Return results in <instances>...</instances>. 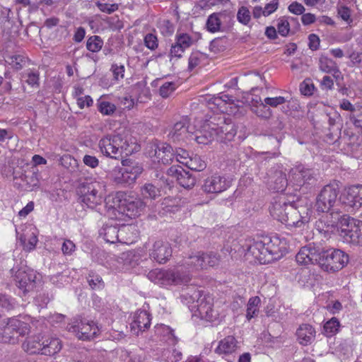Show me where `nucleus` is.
<instances>
[{
  "mask_svg": "<svg viewBox=\"0 0 362 362\" xmlns=\"http://www.w3.org/2000/svg\"><path fill=\"white\" fill-rule=\"evenodd\" d=\"M231 182L232 180L229 177L216 173L204 180L202 189L206 193L218 194L228 189Z\"/></svg>",
  "mask_w": 362,
  "mask_h": 362,
  "instance_id": "nucleus-12",
  "label": "nucleus"
},
{
  "mask_svg": "<svg viewBox=\"0 0 362 362\" xmlns=\"http://www.w3.org/2000/svg\"><path fill=\"white\" fill-rule=\"evenodd\" d=\"M227 17V14L223 12L213 13L209 15L206 23L207 31L212 33L221 31L222 23Z\"/></svg>",
  "mask_w": 362,
  "mask_h": 362,
  "instance_id": "nucleus-30",
  "label": "nucleus"
},
{
  "mask_svg": "<svg viewBox=\"0 0 362 362\" xmlns=\"http://www.w3.org/2000/svg\"><path fill=\"white\" fill-rule=\"evenodd\" d=\"M264 103L267 105V106H270L272 107H276L278 105H283L286 102V99L284 97L279 96L274 98H266L264 100Z\"/></svg>",
  "mask_w": 362,
  "mask_h": 362,
  "instance_id": "nucleus-64",
  "label": "nucleus"
},
{
  "mask_svg": "<svg viewBox=\"0 0 362 362\" xmlns=\"http://www.w3.org/2000/svg\"><path fill=\"white\" fill-rule=\"evenodd\" d=\"M287 184L288 180L286 174L281 170H275L268 181L269 189L276 192L284 191Z\"/></svg>",
  "mask_w": 362,
  "mask_h": 362,
  "instance_id": "nucleus-29",
  "label": "nucleus"
},
{
  "mask_svg": "<svg viewBox=\"0 0 362 362\" xmlns=\"http://www.w3.org/2000/svg\"><path fill=\"white\" fill-rule=\"evenodd\" d=\"M144 42L145 46L151 50H155L158 46V37L153 33L146 34L144 36Z\"/></svg>",
  "mask_w": 362,
  "mask_h": 362,
  "instance_id": "nucleus-56",
  "label": "nucleus"
},
{
  "mask_svg": "<svg viewBox=\"0 0 362 362\" xmlns=\"http://www.w3.org/2000/svg\"><path fill=\"white\" fill-rule=\"evenodd\" d=\"M319 69L322 72L327 74H332L335 78H337V74H340V71L336 62L326 56H321L319 59Z\"/></svg>",
  "mask_w": 362,
  "mask_h": 362,
  "instance_id": "nucleus-34",
  "label": "nucleus"
},
{
  "mask_svg": "<svg viewBox=\"0 0 362 362\" xmlns=\"http://www.w3.org/2000/svg\"><path fill=\"white\" fill-rule=\"evenodd\" d=\"M103 185L94 182L83 185L80 187L81 202L90 209H95L103 201Z\"/></svg>",
  "mask_w": 362,
  "mask_h": 362,
  "instance_id": "nucleus-7",
  "label": "nucleus"
},
{
  "mask_svg": "<svg viewBox=\"0 0 362 362\" xmlns=\"http://www.w3.org/2000/svg\"><path fill=\"white\" fill-rule=\"evenodd\" d=\"M131 227L122 226L118 228L117 226H106L103 228L104 239L106 242L110 243H121L124 244H130L133 241L126 237L129 232H131Z\"/></svg>",
  "mask_w": 362,
  "mask_h": 362,
  "instance_id": "nucleus-13",
  "label": "nucleus"
},
{
  "mask_svg": "<svg viewBox=\"0 0 362 362\" xmlns=\"http://www.w3.org/2000/svg\"><path fill=\"white\" fill-rule=\"evenodd\" d=\"M350 122L358 128L362 129V110H358L349 115Z\"/></svg>",
  "mask_w": 362,
  "mask_h": 362,
  "instance_id": "nucleus-61",
  "label": "nucleus"
},
{
  "mask_svg": "<svg viewBox=\"0 0 362 362\" xmlns=\"http://www.w3.org/2000/svg\"><path fill=\"white\" fill-rule=\"evenodd\" d=\"M339 327V322L337 318L332 317L325 324L324 331L327 337H332L338 332Z\"/></svg>",
  "mask_w": 362,
  "mask_h": 362,
  "instance_id": "nucleus-52",
  "label": "nucleus"
},
{
  "mask_svg": "<svg viewBox=\"0 0 362 362\" xmlns=\"http://www.w3.org/2000/svg\"><path fill=\"white\" fill-rule=\"evenodd\" d=\"M168 175L176 178L178 183L185 188H192L196 183L194 176L180 165H173L167 171Z\"/></svg>",
  "mask_w": 362,
  "mask_h": 362,
  "instance_id": "nucleus-19",
  "label": "nucleus"
},
{
  "mask_svg": "<svg viewBox=\"0 0 362 362\" xmlns=\"http://www.w3.org/2000/svg\"><path fill=\"white\" fill-rule=\"evenodd\" d=\"M291 204L292 203H287L281 197L275 199L269 206L270 214L274 218L282 223L285 219L286 211H288V206Z\"/></svg>",
  "mask_w": 362,
  "mask_h": 362,
  "instance_id": "nucleus-24",
  "label": "nucleus"
},
{
  "mask_svg": "<svg viewBox=\"0 0 362 362\" xmlns=\"http://www.w3.org/2000/svg\"><path fill=\"white\" fill-rule=\"evenodd\" d=\"M98 146L103 155L116 160L140 149L136 139L128 130L104 136Z\"/></svg>",
  "mask_w": 362,
  "mask_h": 362,
  "instance_id": "nucleus-1",
  "label": "nucleus"
},
{
  "mask_svg": "<svg viewBox=\"0 0 362 362\" xmlns=\"http://www.w3.org/2000/svg\"><path fill=\"white\" fill-rule=\"evenodd\" d=\"M325 214L316 222V228L320 233L328 234L332 233L337 226H331L329 221H332V218L328 217V213Z\"/></svg>",
  "mask_w": 362,
  "mask_h": 362,
  "instance_id": "nucleus-40",
  "label": "nucleus"
},
{
  "mask_svg": "<svg viewBox=\"0 0 362 362\" xmlns=\"http://www.w3.org/2000/svg\"><path fill=\"white\" fill-rule=\"evenodd\" d=\"M191 281L190 274L183 270V267H176L168 270L167 286L185 285Z\"/></svg>",
  "mask_w": 362,
  "mask_h": 362,
  "instance_id": "nucleus-21",
  "label": "nucleus"
},
{
  "mask_svg": "<svg viewBox=\"0 0 362 362\" xmlns=\"http://www.w3.org/2000/svg\"><path fill=\"white\" fill-rule=\"evenodd\" d=\"M214 139H216V132L214 130V127L210 125H205L201 130L197 131L191 140L196 141L198 144L206 145L211 143Z\"/></svg>",
  "mask_w": 362,
  "mask_h": 362,
  "instance_id": "nucleus-26",
  "label": "nucleus"
},
{
  "mask_svg": "<svg viewBox=\"0 0 362 362\" xmlns=\"http://www.w3.org/2000/svg\"><path fill=\"white\" fill-rule=\"evenodd\" d=\"M112 178L116 184H132V180L129 178V175L125 173L124 168H115L112 173Z\"/></svg>",
  "mask_w": 362,
  "mask_h": 362,
  "instance_id": "nucleus-42",
  "label": "nucleus"
},
{
  "mask_svg": "<svg viewBox=\"0 0 362 362\" xmlns=\"http://www.w3.org/2000/svg\"><path fill=\"white\" fill-rule=\"evenodd\" d=\"M129 163V165H126L123 163V165L125 166L124 169L125 173H127V174L129 175V178L132 180V183H134L139 177V175L142 173L143 168L140 164L137 163Z\"/></svg>",
  "mask_w": 362,
  "mask_h": 362,
  "instance_id": "nucleus-44",
  "label": "nucleus"
},
{
  "mask_svg": "<svg viewBox=\"0 0 362 362\" xmlns=\"http://www.w3.org/2000/svg\"><path fill=\"white\" fill-rule=\"evenodd\" d=\"M257 117L267 119H269L272 115V111L264 103H259L258 105L254 106L251 110Z\"/></svg>",
  "mask_w": 362,
  "mask_h": 362,
  "instance_id": "nucleus-46",
  "label": "nucleus"
},
{
  "mask_svg": "<svg viewBox=\"0 0 362 362\" xmlns=\"http://www.w3.org/2000/svg\"><path fill=\"white\" fill-rule=\"evenodd\" d=\"M25 62V59L21 55H14L11 57L9 64L16 69H21Z\"/></svg>",
  "mask_w": 362,
  "mask_h": 362,
  "instance_id": "nucleus-63",
  "label": "nucleus"
},
{
  "mask_svg": "<svg viewBox=\"0 0 362 362\" xmlns=\"http://www.w3.org/2000/svg\"><path fill=\"white\" fill-rule=\"evenodd\" d=\"M342 221L346 223L339 230L343 241L352 245H362V221L351 217H345Z\"/></svg>",
  "mask_w": 362,
  "mask_h": 362,
  "instance_id": "nucleus-6",
  "label": "nucleus"
},
{
  "mask_svg": "<svg viewBox=\"0 0 362 362\" xmlns=\"http://www.w3.org/2000/svg\"><path fill=\"white\" fill-rule=\"evenodd\" d=\"M42 341L43 337H42L40 334L27 337L22 344V349L29 354H42Z\"/></svg>",
  "mask_w": 362,
  "mask_h": 362,
  "instance_id": "nucleus-27",
  "label": "nucleus"
},
{
  "mask_svg": "<svg viewBox=\"0 0 362 362\" xmlns=\"http://www.w3.org/2000/svg\"><path fill=\"white\" fill-rule=\"evenodd\" d=\"M183 164H185L189 169L194 171H202L205 169L206 166L205 161L203 160L198 155L191 156L189 159H187L186 161H183Z\"/></svg>",
  "mask_w": 362,
  "mask_h": 362,
  "instance_id": "nucleus-41",
  "label": "nucleus"
},
{
  "mask_svg": "<svg viewBox=\"0 0 362 362\" xmlns=\"http://www.w3.org/2000/svg\"><path fill=\"white\" fill-rule=\"evenodd\" d=\"M169 136L173 141H190L193 133L189 131L185 121H180L174 124Z\"/></svg>",
  "mask_w": 362,
  "mask_h": 362,
  "instance_id": "nucleus-25",
  "label": "nucleus"
},
{
  "mask_svg": "<svg viewBox=\"0 0 362 362\" xmlns=\"http://www.w3.org/2000/svg\"><path fill=\"white\" fill-rule=\"evenodd\" d=\"M321 251L315 247L308 245L303 247L296 256V262L299 264L308 265L310 264H319L320 262Z\"/></svg>",
  "mask_w": 362,
  "mask_h": 362,
  "instance_id": "nucleus-18",
  "label": "nucleus"
},
{
  "mask_svg": "<svg viewBox=\"0 0 362 362\" xmlns=\"http://www.w3.org/2000/svg\"><path fill=\"white\" fill-rule=\"evenodd\" d=\"M237 349V341L233 336H228L221 340L218 346L215 349V352L223 357L230 356Z\"/></svg>",
  "mask_w": 362,
  "mask_h": 362,
  "instance_id": "nucleus-28",
  "label": "nucleus"
},
{
  "mask_svg": "<svg viewBox=\"0 0 362 362\" xmlns=\"http://www.w3.org/2000/svg\"><path fill=\"white\" fill-rule=\"evenodd\" d=\"M176 89V84L174 82H165L160 88V95L163 98L169 97Z\"/></svg>",
  "mask_w": 362,
  "mask_h": 362,
  "instance_id": "nucleus-58",
  "label": "nucleus"
},
{
  "mask_svg": "<svg viewBox=\"0 0 362 362\" xmlns=\"http://www.w3.org/2000/svg\"><path fill=\"white\" fill-rule=\"evenodd\" d=\"M11 271L16 286L24 293L33 290L40 280V274L26 265L13 268Z\"/></svg>",
  "mask_w": 362,
  "mask_h": 362,
  "instance_id": "nucleus-3",
  "label": "nucleus"
},
{
  "mask_svg": "<svg viewBox=\"0 0 362 362\" xmlns=\"http://www.w3.org/2000/svg\"><path fill=\"white\" fill-rule=\"evenodd\" d=\"M66 329L81 340H90L98 335L100 328L94 321L86 319L69 323Z\"/></svg>",
  "mask_w": 362,
  "mask_h": 362,
  "instance_id": "nucleus-9",
  "label": "nucleus"
},
{
  "mask_svg": "<svg viewBox=\"0 0 362 362\" xmlns=\"http://www.w3.org/2000/svg\"><path fill=\"white\" fill-rule=\"evenodd\" d=\"M216 132V139L221 141H231L236 134V129L234 124L224 122L222 125L214 127Z\"/></svg>",
  "mask_w": 362,
  "mask_h": 362,
  "instance_id": "nucleus-31",
  "label": "nucleus"
},
{
  "mask_svg": "<svg viewBox=\"0 0 362 362\" xmlns=\"http://www.w3.org/2000/svg\"><path fill=\"white\" fill-rule=\"evenodd\" d=\"M206 59V55L199 51L192 52L188 60V69L192 71Z\"/></svg>",
  "mask_w": 362,
  "mask_h": 362,
  "instance_id": "nucleus-47",
  "label": "nucleus"
},
{
  "mask_svg": "<svg viewBox=\"0 0 362 362\" xmlns=\"http://www.w3.org/2000/svg\"><path fill=\"white\" fill-rule=\"evenodd\" d=\"M42 354L52 356L60 351L62 345L61 341L56 337H48L43 339L42 341Z\"/></svg>",
  "mask_w": 362,
  "mask_h": 362,
  "instance_id": "nucleus-33",
  "label": "nucleus"
},
{
  "mask_svg": "<svg viewBox=\"0 0 362 362\" xmlns=\"http://www.w3.org/2000/svg\"><path fill=\"white\" fill-rule=\"evenodd\" d=\"M296 334L300 344L308 346L315 341L316 331L312 325L309 324H302L297 329Z\"/></svg>",
  "mask_w": 362,
  "mask_h": 362,
  "instance_id": "nucleus-23",
  "label": "nucleus"
},
{
  "mask_svg": "<svg viewBox=\"0 0 362 362\" xmlns=\"http://www.w3.org/2000/svg\"><path fill=\"white\" fill-rule=\"evenodd\" d=\"M103 45V40L100 36L93 35L88 37L86 42V48L92 52H99Z\"/></svg>",
  "mask_w": 362,
  "mask_h": 362,
  "instance_id": "nucleus-48",
  "label": "nucleus"
},
{
  "mask_svg": "<svg viewBox=\"0 0 362 362\" xmlns=\"http://www.w3.org/2000/svg\"><path fill=\"white\" fill-rule=\"evenodd\" d=\"M311 213L312 211L308 207L300 206L298 209L292 204L288 206V211L282 223L288 226L300 227L310 221Z\"/></svg>",
  "mask_w": 362,
  "mask_h": 362,
  "instance_id": "nucleus-11",
  "label": "nucleus"
},
{
  "mask_svg": "<svg viewBox=\"0 0 362 362\" xmlns=\"http://www.w3.org/2000/svg\"><path fill=\"white\" fill-rule=\"evenodd\" d=\"M149 257L159 264H165L172 255V248L168 242L156 240L149 249Z\"/></svg>",
  "mask_w": 362,
  "mask_h": 362,
  "instance_id": "nucleus-16",
  "label": "nucleus"
},
{
  "mask_svg": "<svg viewBox=\"0 0 362 362\" xmlns=\"http://www.w3.org/2000/svg\"><path fill=\"white\" fill-rule=\"evenodd\" d=\"M167 362H178L182 359V352L176 349L165 350L163 354Z\"/></svg>",
  "mask_w": 362,
  "mask_h": 362,
  "instance_id": "nucleus-54",
  "label": "nucleus"
},
{
  "mask_svg": "<svg viewBox=\"0 0 362 362\" xmlns=\"http://www.w3.org/2000/svg\"><path fill=\"white\" fill-rule=\"evenodd\" d=\"M185 51V50L184 49L180 47V46L175 42L172 45L170 50V60L172 61L173 59H178L181 58Z\"/></svg>",
  "mask_w": 362,
  "mask_h": 362,
  "instance_id": "nucleus-62",
  "label": "nucleus"
},
{
  "mask_svg": "<svg viewBox=\"0 0 362 362\" xmlns=\"http://www.w3.org/2000/svg\"><path fill=\"white\" fill-rule=\"evenodd\" d=\"M246 249L245 256L247 259L253 258L255 261H258L259 264L269 263V259L267 258L264 247L263 240H254L252 243L245 245Z\"/></svg>",
  "mask_w": 362,
  "mask_h": 362,
  "instance_id": "nucleus-17",
  "label": "nucleus"
},
{
  "mask_svg": "<svg viewBox=\"0 0 362 362\" xmlns=\"http://www.w3.org/2000/svg\"><path fill=\"white\" fill-rule=\"evenodd\" d=\"M222 260L221 256L216 252L198 251L192 252L185 259L184 266L189 271H200L218 266Z\"/></svg>",
  "mask_w": 362,
  "mask_h": 362,
  "instance_id": "nucleus-2",
  "label": "nucleus"
},
{
  "mask_svg": "<svg viewBox=\"0 0 362 362\" xmlns=\"http://www.w3.org/2000/svg\"><path fill=\"white\" fill-rule=\"evenodd\" d=\"M11 321L13 327L15 328L13 330L16 335V339L19 340L20 337H23L30 332L31 327L29 323L16 317L11 318Z\"/></svg>",
  "mask_w": 362,
  "mask_h": 362,
  "instance_id": "nucleus-35",
  "label": "nucleus"
},
{
  "mask_svg": "<svg viewBox=\"0 0 362 362\" xmlns=\"http://www.w3.org/2000/svg\"><path fill=\"white\" fill-rule=\"evenodd\" d=\"M13 329L11 318H8L6 324L3 327H0V341L6 344H17L18 339H16Z\"/></svg>",
  "mask_w": 362,
  "mask_h": 362,
  "instance_id": "nucleus-32",
  "label": "nucleus"
},
{
  "mask_svg": "<svg viewBox=\"0 0 362 362\" xmlns=\"http://www.w3.org/2000/svg\"><path fill=\"white\" fill-rule=\"evenodd\" d=\"M146 204L140 198L133 196H126L119 199L118 207L119 211L129 218L139 216L143 211Z\"/></svg>",
  "mask_w": 362,
  "mask_h": 362,
  "instance_id": "nucleus-15",
  "label": "nucleus"
},
{
  "mask_svg": "<svg viewBox=\"0 0 362 362\" xmlns=\"http://www.w3.org/2000/svg\"><path fill=\"white\" fill-rule=\"evenodd\" d=\"M95 4L101 12L106 13L107 14L112 13L119 8L117 4H107L100 2V1H95Z\"/></svg>",
  "mask_w": 362,
  "mask_h": 362,
  "instance_id": "nucleus-55",
  "label": "nucleus"
},
{
  "mask_svg": "<svg viewBox=\"0 0 362 362\" xmlns=\"http://www.w3.org/2000/svg\"><path fill=\"white\" fill-rule=\"evenodd\" d=\"M349 204L354 207L362 206V185L353 186L348 189Z\"/></svg>",
  "mask_w": 362,
  "mask_h": 362,
  "instance_id": "nucleus-36",
  "label": "nucleus"
},
{
  "mask_svg": "<svg viewBox=\"0 0 362 362\" xmlns=\"http://www.w3.org/2000/svg\"><path fill=\"white\" fill-rule=\"evenodd\" d=\"M189 298L192 303L197 301V312L202 319L208 322H216L218 320L219 313L214 308L213 298L211 296H202L199 291L194 289Z\"/></svg>",
  "mask_w": 362,
  "mask_h": 362,
  "instance_id": "nucleus-4",
  "label": "nucleus"
},
{
  "mask_svg": "<svg viewBox=\"0 0 362 362\" xmlns=\"http://www.w3.org/2000/svg\"><path fill=\"white\" fill-rule=\"evenodd\" d=\"M141 194L144 199H156L160 196V189L158 187L147 183L141 188Z\"/></svg>",
  "mask_w": 362,
  "mask_h": 362,
  "instance_id": "nucleus-39",
  "label": "nucleus"
},
{
  "mask_svg": "<svg viewBox=\"0 0 362 362\" xmlns=\"http://www.w3.org/2000/svg\"><path fill=\"white\" fill-rule=\"evenodd\" d=\"M288 180L296 187H305L315 185L317 182L313 170L303 165H297L291 168L288 173Z\"/></svg>",
  "mask_w": 362,
  "mask_h": 362,
  "instance_id": "nucleus-10",
  "label": "nucleus"
},
{
  "mask_svg": "<svg viewBox=\"0 0 362 362\" xmlns=\"http://www.w3.org/2000/svg\"><path fill=\"white\" fill-rule=\"evenodd\" d=\"M260 298L258 296L252 297L249 299L247 305V314L246 317L247 320H251L256 316L259 313V304Z\"/></svg>",
  "mask_w": 362,
  "mask_h": 362,
  "instance_id": "nucleus-45",
  "label": "nucleus"
},
{
  "mask_svg": "<svg viewBox=\"0 0 362 362\" xmlns=\"http://www.w3.org/2000/svg\"><path fill=\"white\" fill-rule=\"evenodd\" d=\"M40 76L37 71L28 69L21 74V81L33 88H37Z\"/></svg>",
  "mask_w": 362,
  "mask_h": 362,
  "instance_id": "nucleus-38",
  "label": "nucleus"
},
{
  "mask_svg": "<svg viewBox=\"0 0 362 362\" xmlns=\"http://www.w3.org/2000/svg\"><path fill=\"white\" fill-rule=\"evenodd\" d=\"M155 146V156L158 161L164 165L171 163L175 158V152L171 146L164 142H159Z\"/></svg>",
  "mask_w": 362,
  "mask_h": 362,
  "instance_id": "nucleus-22",
  "label": "nucleus"
},
{
  "mask_svg": "<svg viewBox=\"0 0 362 362\" xmlns=\"http://www.w3.org/2000/svg\"><path fill=\"white\" fill-rule=\"evenodd\" d=\"M151 315L146 310H137L131 323V331L135 335L145 332L151 325Z\"/></svg>",
  "mask_w": 362,
  "mask_h": 362,
  "instance_id": "nucleus-20",
  "label": "nucleus"
},
{
  "mask_svg": "<svg viewBox=\"0 0 362 362\" xmlns=\"http://www.w3.org/2000/svg\"><path fill=\"white\" fill-rule=\"evenodd\" d=\"M339 190L336 184L325 185L316 197L315 208L318 213L329 212L334 208Z\"/></svg>",
  "mask_w": 362,
  "mask_h": 362,
  "instance_id": "nucleus-8",
  "label": "nucleus"
},
{
  "mask_svg": "<svg viewBox=\"0 0 362 362\" xmlns=\"http://www.w3.org/2000/svg\"><path fill=\"white\" fill-rule=\"evenodd\" d=\"M329 127H333L337 124H340L341 122V117L340 114L334 110H330L326 113Z\"/></svg>",
  "mask_w": 362,
  "mask_h": 362,
  "instance_id": "nucleus-59",
  "label": "nucleus"
},
{
  "mask_svg": "<svg viewBox=\"0 0 362 362\" xmlns=\"http://www.w3.org/2000/svg\"><path fill=\"white\" fill-rule=\"evenodd\" d=\"M175 43L185 50L190 47L193 43V38L187 33H177L175 35Z\"/></svg>",
  "mask_w": 362,
  "mask_h": 362,
  "instance_id": "nucleus-49",
  "label": "nucleus"
},
{
  "mask_svg": "<svg viewBox=\"0 0 362 362\" xmlns=\"http://www.w3.org/2000/svg\"><path fill=\"white\" fill-rule=\"evenodd\" d=\"M156 332L158 334L166 337V340L175 345L177 342V339L174 334V331L169 327L165 325H160L156 327Z\"/></svg>",
  "mask_w": 362,
  "mask_h": 362,
  "instance_id": "nucleus-43",
  "label": "nucleus"
},
{
  "mask_svg": "<svg viewBox=\"0 0 362 362\" xmlns=\"http://www.w3.org/2000/svg\"><path fill=\"white\" fill-rule=\"evenodd\" d=\"M167 276L168 270H163L160 269H156L150 271L147 277L149 280L154 282L155 284H160L163 286H167Z\"/></svg>",
  "mask_w": 362,
  "mask_h": 362,
  "instance_id": "nucleus-37",
  "label": "nucleus"
},
{
  "mask_svg": "<svg viewBox=\"0 0 362 362\" xmlns=\"http://www.w3.org/2000/svg\"><path fill=\"white\" fill-rule=\"evenodd\" d=\"M349 262V255L341 250L321 251L320 264L327 272L341 269Z\"/></svg>",
  "mask_w": 362,
  "mask_h": 362,
  "instance_id": "nucleus-5",
  "label": "nucleus"
},
{
  "mask_svg": "<svg viewBox=\"0 0 362 362\" xmlns=\"http://www.w3.org/2000/svg\"><path fill=\"white\" fill-rule=\"evenodd\" d=\"M237 19L243 25H247L251 20V13L245 6L239 8L237 13Z\"/></svg>",
  "mask_w": 362,
  "mask_h": 362,
  "instance_id": "nucleus-53",
  "label": "nucleus"
},
{
  "mask_svg": "<svg viewBox=\"0 0 362 362\" xmlns=\"http://www.w3.org/2000/svg\"><path fill=\"white\" fill-rule=\"evenodd\" d=\"M267 257L269 262L282 257L286 251V244L276 236L262 238Z\"/></svg>",
  "mask_w": 362,
  "mask_h": 362,
  "instance_id": "nucleus-14",
  "label": "nucleus"
},
{
  "mask_svg": "<svg viewBox=\"0 0 362 362\" xmlns=\"http://www.w3.org/2000/svg\"><path fill=\"white\" fill-rule=\"evenodd\" d=\"M98 110L103 115H110L115 112L116 107L110 102L102 101L98 104Z\"/></svg>",
  "mask_w": 362,
  "mask_h": 362,
  "instance_id": "nucleus-60",
  "label": "nucleus"
},
{
  "mask_svg": "<svg viewBox=\"0 0 362 362\" xmlns=\"http://www.w3.org/2000/svg\"><path fill=\"white\" fill-rule=\"evenodd\" d=\"M87 281L92 289L100 290L104 287V282L102 277L93 272L88 274Z\"/></svg>",
  "mask_w": 362,
  "mask_h": 362,
  "instance_id": "nucleus-50",
  "label": "nucleus"
},
{
  "mask_svg": "<svg viewBox=\"0 0 362 362\" xmlns=\"http://www.w3.org/2000/svg\"><path fill=\"white\" fill-rule=\"evenodd\" d=\"M276 26L279 35L283 37H286L288 35L290 31V25L287 19L284 17L279 18Z\"/></svg>",
  "mask_w": 362,
  "mask_h": 362,
  "instance_id": "nucleus-57",
  "label": "nucleus"
},
{
  "mask_svg": "<svg viewBox=\"0 0 362 362\" xmlns=\"http://www.w3.org/2000/svg\"><path fill=\"white\" fill-rule=\"evenodd\" d=\"M327 213L328 217L332 218V221H329V224L331 223V226H337V224L340 223L341 228H344L346 224L344 221H342L343 218L349 217L347 215H341L338 210H335L334 208L331 209L330 211Z\"/></svg>",
  "mask_w": 362,
  "mask_h": 362,
  "instance_id": "nucleus-51",
  "label": "nucleus"
}]
</instances>
